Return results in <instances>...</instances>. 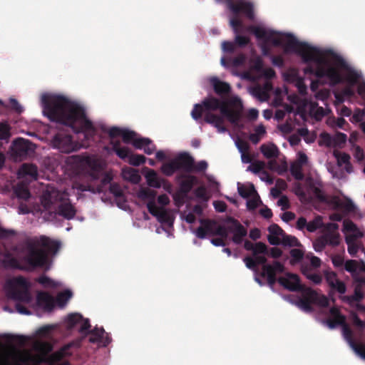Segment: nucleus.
<instances>
[{
  "mask_svg": "<svg viewBox=\"0 0 365 365\" xmlns=\"http://www.w3.org/2000/svg\"><path fill=\"white\" fill-rule=\"evenodd\" d=\"M41 101L43 113L51 121L70 127L76 133H83L87 138L95 135V127L81 104L59 95H43Z\"/></svg>",
  "mask_w": 365,
  "mask_h": 365,
  "instance_id": "1",
  "label": "nucleus"
},
{
  "mask_svg": "<svg viewBox=\"0 0 365 365\" xmlns=\"http://www.w3.org/2000/svg\"><path fill=\"white\" fill-rule=\"evenodd\" d=\"M60 247L58 241L46 236H41L39 240H26L17 256L9 259L7 264L11 268L24 272H30L38 268L47 272L52 264L49 255H56Z\"/></svg>",
  "mask_w": 365,
  "mask_h": 365,
  "instance_id": "2",
  "label": "nucleus"
},
{
  "mask_svg": "<svg viewBox=\"0 0 365 365\" xmlns=\"http://www.w3.org/2000/svg\"><path fill=\"white\" fill-rule=\"evenodd\" d=\"M286 37L288 40L285 45V51L296 53L301 56L303 63H307L304 68L305 74L313 75L318 78L326 77L331 86L343 82V77L339 71L328 63L320 49L306 42L299 41L292 34H286Z\"/></svg>",
  "mask_w": 365,
  "mask_h": 365,
  "instance_id": "3",
  "label": "nucleus"
},
{
  "mask_svg": "<svg viewBox=\"0 0 365 365\" xmlns=\"http://www.w3.org/2000/svg\"><path fill=\"white\" fill-rule=\"evenodd\" d=\"M205 113L204 121L213 125L219 133H225L227 129L224 125L225 118L231 124L238 125L242 116V105L231 108L225 101H221L214 96H208L203 99L201 103L194 105L191 111L192 118L198 120Z\"/></svg>",
  "mask_w": 365,
  "mask_h": 365,
  "instance_id": "4",
  "label": "nucleus"
},
{
  "mask_svg": "<svg viewBox=\"0 0 365 365\" xmlns=\"http://www.w3.org/2000/svg\"><path fill=\"white\" fill-rule=\"evenodd\" d=\"M267 255H252L257 266L262 265V270L259 276L267 279V282L270 287H273L277 282V274L284 273V265L274 260L272 263H267Z\"/></svg>",
  "mask_w": 365,
  "mask_h": 365,
  "instance_id": "5",
  "label": "nucleus"
},
{
  "mask_svg": "<svg viewBox=\"0 0 365 365\" xmlns=\"http://www.w3.org/2000/svg\"><path fill=\"white\" fill-rule=\"evenodd\" d=\"M9 297L16 301L29 303L31 295L29 292V283L22 276H19L9 280L6 283Z\"/></svg>",
  "mask_w": 365,
  "mask_h": 365,
  "instance_id": "6",
  "label": "nucleus"
},
{
  "mask_svg": "<svg viewBox=\"0 0 365 365\" xmlns=\"http://www.w3.org/2000/svg\"><path fill=\"white\" fill-rule=\"evenodd\" d=\"M302 297L296 302V305L301 309L311 312H312V304H317L322 307H327L329 306L328 298L323 294H319L316 291L312 288L305 287L301 291Z\"/></svg>",
  "mask_w": 365,
  "mask_h": 365,
  "instance_id": "7",
  "label": "nucleus"
},
{
  "mask_svg": "<svg viewBox=\"0 0 365 365\" xmlns=\"http://www.w3.org/2000/svg\"><path fill=\"white\" fill-rule=\"evenodd\" d=\"M110 145L112 147V150L118 157L122 160L128 158V162L131 165L139 166L146 160V158L144 155L133 154L128 148L121 147L120 142L118 140H110Z\"/></svg>",
  "mask_w": 365,
  "mask_h": 365,
  "instance_id": "8",
  "label": "nucleus"
},
{
  "mask_svg": "<svg viewBox=\"0 0 365 365\" xmlns=\"http://www.w3.org/2000/svg\"><path fill=\"white\" fill-rule=\"evenodd\" d=\"M64 200L63 193L53 186L48 185L43 191L41 202L46 210H54Z\"/></svg>",
  "mask_w": 365,
  "mask_h": 365,
  "instance_id": "9",
  "label": "nucleus"
},
{
  "mask_svg": "<svg viewBox=\"0 0 365 365\" xmlns=\"http://www.w3.org/2000/svg\"><path fill=\"white\" fill-rule=\"evenodd\" d=\"M52 143L54 148H58L61 153H70L78 149V145L70 134L64 133H56Z\"/></svg>",
  "mask_w": 365,
  "mask_h": 365,
  "instance_id": "10",
  "label": "nucleus"
},
{
  "mask_svg": "<svg viewBox=\"0 0 365 365\" xmlns=\"http://www.w3.org/2000/svg\"><path fill=\"white\" fill-rule=\"evenodd\" d=\"M249 31H251L258 39H263L265 43H272L275 46H279L282 45V34L275 32L274 31H266L264 29L250 26Z\"/></svg>",
  "mask_w": 365,
  "mask_h": 365,
  "instance_id": "11",
  "label": "nucleus"
},
{
  "mask_svg": "<svg viewBox=\"0 0 365 365\" xmlns=\"http://www.w3.org/2000/svg\"><path fill=\"white\" fill-rule=\"evenodd\" d=\"M71 346V344L64 345L59 350L44 358L42 361L47 363L48 365H70L66 358L72 354L70 351Z\"/></svg>",
  "mask_w": 365,
  "mask_h": 365,
  "instance_id": "12",
  "label": "nucleus"
},
{
  "mask_svg": "<svg viewBox=\"0 0 365 365\" xmlns=\"http://www.w3.org/2000/svg\"><path fill=\"white\" fill-rule=\"evenodd\" d=\"M224 222L228 225L229 232L233 233L232 241L237 245L241 244L243 238L247 235V229L237 220L231 216H227Z\"/></svg>",
  "mask_w": 365,
  "mask_h": 365,
  "instance_id": "13",
  "label": "nucleus"
},
{
  "mask_svg": "<svg viewBox=\"0 0 365 365\" xmlns=\"http://www.w3.org/2000/svg\"><path fill=\"white\" fill-rule=\"evenodd\" d=\"M34 144L30 140L24 138L15 140L12 145V151L16 158L20 160L26 159L34 151Z\"/></svg>",
  "mask_w": 365,
  "mask_h": 365,
  "instance_id": "14",
  "label": "nucleus"
},
{
  "mask_svg": "<svg viewBox=\"0 0 365 365\" xmlns=\"http://www.w3.org/2000/svg\"><path fill=\"white\" fill-rule=\"evenodd\" d=\"M226 5L235 16L242 14L249 19H253L254 18V8L252 4L250 2L244 0H231Z\"/></svg>",
  "mask_w": 365,
  "mask_h": 365,
  "instance_id": "15",
  "label": "nucleus"
},
{
  "mask_svg": "<svg viewBox=\"0 0 365 365\" xmlns=\"http://www.w3.org/2000/svg\"><path fill=\"white\" fill-rule=\"evenodd\" d=\"M277 282L284 289L291 292H301L306 287L301 283L297 274L289 272L286 273L284 277L277 278Z\"/></svg>",
  "mask_w": 365,
  "mask_h": 365,
  "instance_id": "16",
  "label": "nucleus"
},
{
  "mask_svg": "<svg viewBox=\"0 0 365 365\" xmlns=\"http://www.w3.org/2000/svg\"><path fill=\"white\" fill-rule=\"evenodd\" d=\"M89 341L98 343L100 346H107L112 341L109 333L105 331L103 328H94L90 332Z\"/></svg>",
  "mask_w": 365,
  "mask_h": 365,
  "instance_id": "17",
  "label": "nucleus"
},
{
  "mask_svg": "<svg viewBox=\"0 0 365 365\" xmlns=\"http://www.w3.org/2000/svg\"><path fill=\"white\" fill-rule=\"evenodd\" d=\"M173 159L179 170L187 173L193 172L194 158L188 153H180Z\"/></svg>",
  "mask_w": 365,
  "mask_h": 365,
  "instance_id": "18",
  "label": "nucleus"
},
{
  "mask_svg": "<svg viewBox=\"0 0 365 365\" xmlns=\"http://www.w3.org/2000/svg\"><path fill=\"white\" fill-rule=\"evenodd\" d=\"M333 57L336 66L348 71L346 81L351 84L356 83L360 78V75L356 71L349 68L347 63L341 56L333 53Z\"/></svg>",
  "mask_w": 365,
  "mask_h": 365,
  "instance_id": "19",
  "label": "nucleus"
},
{
  "mask_svg": "<svg viewBox=\"0 0 365 365\" xmlns=\"http://www.w3.org/2000/svg\"><path fill=\"white\" fill-rule=\"evenodd\" d=\"M200 226L195 230V235L200 239H205L207 235H214L217 222L210 219H200Z\"/></svg>",
  "mask_w": 365,
  "mask_h": 365,
  "instance_id": "20",
  "label": "nucleus"
},
{
  "mask_svg": "<svg viewBox=\"0 0 365 365\" xmlns=\"http://www.w3.org/2000/svg\"><path fill=\"white\" fill-rule=\"evenodd\" d=\"M182 178V180L179 183L178 193L185 197L197 182V178L192 175H182L178 177V178Z\"/></svg>",
  "mask_w": 365,
  "mask_h": 365,
  "instance_id": "21",
  "label": "nucleus"
},
{
  "mask_svg": "<svg viewBox=\"0 0 365 365\" xmlns=\"http://www.w3.org/2000/svg\"><path fill=\"white\" fill-rule=\"evenodd\" d=\"M148 212L154 217H156L158 220L162 223H169L170 216L167 211L162 208L158 207L155 201H149L147 204Z\"/></svg>",
  "mask_w": 365,
  "mask_h": 365,
  "instance_id": "22",
  "label": "nucleus"
},
{
  "mask_svg": "<svg viewBox=\"0 0 365 365\" xmlns=\"http://www.w3.org/2000/svg\"><path fill=\"white\" fill-rule=\"evenodd\" d=\"M54 210L58 215L62 216L66 220L73 219L76 214L75 207L71 202H66L64 200L57 205Z\"/></svg>",
  "mask_w": 365,
  "mask_h": 365,
  "instance_id": "23",
  "label": "nucleus"
},
{
  "mask_svg": "<svg viewBox=\"0 0 365 365\" xmlns=\"http://www.w3.org/2000/svg\"><path fill=\"white\" fill-rule=\"evenodd\" d=\"M36 304L46 311L51 312L54 307V298L48 292H40L36 296Z\"/></svg>",
  "mask_w": 365,
  "mask_h": 365,
  "instance_id": "24",
  "label": "nucleus"
},
{
  "mask_svg": "<svg viewBox=\"0 0 365 365\" xmlns=\"http://www.w3.org/2000/svg\"><path fill=\"white\" fill-rule=\"evenodd\" d=\"M18 175L19 178H28L31 180L38 179V168L33 163H24L21 165Z\"/></svg>",
  "mask_w": 365,
  "mask_h": 365,
  "instance_id": "25",
  "label": "nucleus"
},
{
  "mask_svg": "<svg viewBox=\"0 0 365 365\" xmlns=\"http://www.w3.org/2000/svg\"><path fill=\"white\" fill-rule=\"evenodd\" d=\"M210 83L215 93L221 97L225 96L231 92L230 85L227 82L220 81L217 77L212 78Z\"/></svg>",
  "mask_w": 365,
  "mask_h": 365,
  "instance_id": "26",
  "label": "nucleus"
},
{
  "mask_svg": "<svg viewBox=\"0 0 365 365\" xmlns=\"http://www.w3.org/2000/svg\"><path fill=\"white\" fill-rule=\"evenodd\" d=\"M269 235L267 237L268 242L272 245L281 244V238L285 233L284 231L277 224H272L268 227Z\"/></svg>",
  "mask_w": 365,
  "mask_h": 365,
  "instance_id": "27",
  "label": "nucleus"
},
{
  "mask_svg": "<svg viewBox=\"0 0 365 365\" xmlns=\"http://www.w3.org/2000/svg\"><path fill=\"white\" fill-rule=\"evenodd\" d=\"M362 236H363V234L359 233V235H350L346 237L345 240H346V243L348 245L347 250H348L349 254L351 256L354 257L356 255V253L358 252L359 247L356 245V243L355 242V240L357 238L361 237Z\"/></svg>",
  "mask_w": 365,
  "mask_h": 365,
  "instance_id": "28",
  "label": "nucleus"
},
{
  "mask_svg": "<svg viewBox=\"0 0 365 365\" xmlns=\"http://www.w3.org/2000/svg\"><path fill=\"white\" fill-rule=\"evenodd\" d=\"M145 178L148 185L150 187H153L155 188H160L162 186V183L165 181L164 179L160 178L156 172L153 170H150L146 174Z\"/></svg>",
  "mask_w": 365,
  "mask_h": 365,
  "instance_id": "29",
  "label": "nucleus"
},
{
  "mask_svg": "<svg viewBox=\"0 0 365 365\" xmlns=\"http://www.w3.org/2000/svg\"><path fill=\"white\" fill-rule=\"evenodd\" d=\"M260 151L266 158L271 159L277 158L279 154V150L277 147L272 144L270 145L263 144L260 147Z\"/></svg>",
  "mask_w": 365,
  "mask_h": 365,
  "instance_id": "30",
  "label": "nucleus"
},
{
  "mask_svg": "<svg viewBox=\"0 0 365 365\" xmlns=\"http://www.w3.org/2000/svg\"><path fill=\"white\" fill-rule=\"evenodd\" d=\"M72 292L69 289H66L63 292H59L54 300L58 307H63L66 304V303L72 297Z\"/></svg>",
  "mask_w": 365,
  "mask_h": 365,
  "instance_id": "31",
  "label": "nucleus"
},
{
  "mask_svg": "<svg viewBox=\"0 0 365 365\" xmlns=\"http://www.w3.org/2000/svg\"><path fill=\"white\" fill-rule=\"evenodd\" d=\"M364 297L362 289L359 286H355L354 294L344 296L343 299L349 303L359 302Z\"/></svg>",
  "mask_w": 365,
  "mask_h": 365,
  "instance_id": "32",
  "label": "nucleus"
},
{
  "mask_svg": "<svg viewBox=\"0 0 365 365\" xmlns=\"http://www.w3.org/2000/svg\"><path fill=\"white\" fill-rule=\"evenodd\" d=\"M178 170H179L173 158L161 166V171L166 176H171Z\"/></svg>",
  "mask_w": 365,
  "mask_h": 365,
  "instance_id": "33",
  "label": "nucleus"
},
{
  "mask_svg": "<svg viewBox=\"0 0 365 365\" xmlns=\"http://www.w3.org/2000/svg\"><path fill=\"white\" fill-rule=\"evenodd\" d=\"M237 191L239 195L243 198H248L250 196L257 195V191L253 184H250L249 187L238 183Z\"/></svg>",
  "mask_w": 365,
  "mask_h": 365,
  "instance_id": "34",
  "label": "nucleus"
},
{
  "mask_svg": "<svg viewBox=\"0 0 365 365\" xmlns=\"http://www.w3.org/2000/svg\"><path fill=\"white\" fill-rule=\"evenodd\" d=\"M109 190L119 200L118 205L120 207V201L123 200L125 202L123 192L120 186L117 183H112L109 186Z\"/></svg>",
  "mask_w": 365,
  "mask_h": 365,
  "instance_id": "35",
  "label": "nucleus"
},
{
  "mask_svg": "<svg viewBox=\"0 0 365 365\" xmlns=\"http://www.w3.org/2000/svg\"><path fill=\"white\" fill-rule=\"evenodd\" d=\"M14 192L17 197L24 200H27L31 197V193L27 187L22 184H18L14 190Z\"/></svg>",
  "mask_w": 365,
  "mask_h": 365,
  "instance_id": "36",
  "label": "nucleus"
},
{
  "mask_svg": "<svg viewBox=\"0 0 365 365\" xmlns=\"http://www.w3.org/2000/svg\"><path fill=\"white\" fill-rule=\"evenodd\" d=\"M323 236L327 241V245L336 247L340 243V235L339 232H326Z\"/></svg>",
  "mask_w": 365,
  "mask_h": 365,
  "instance_id": "37",
  "label": "nucleus"
},
{
  "mask_svg": "<svg viewBox=\"0 0 365 365\" xmlns=\"http://www.w3.org/2000/svg\"><path fill=\"white\" fill-rule=\"evenodd\" d=\"M284 246L289 247H299L301 245L298 239L294 236L288 235L286 233L284 234L281 238V244Z\"/></svg>",
  "mask_w": 365,
  "mask_h": 365,
  "instance_id": "38",
  "label": "nucleus"
},
{
  "mask_svg": "<svg viewBox=\"0 0 365 365\" xmlns=\"http://www.w3.org/2000/svg\"><path fill=\"white\" fill-rule=\"evenodd\" d=\"M309 111L316 118H321L326 115V112L322 107L318 106L317 102H311L309 105Z\"/></svg>",
  "mask_w": 365,
  "mask_h": 365,
  "instance_id": "39",
  "label": "nucleus"
},
{
  "mask_svg": "<svg viewBox=\"0 0 365 365\" xmlns=\"http://www.w3.org/2000/svg\"><path fill=\"white\" fill-rule=\"evenodd\" d=\"M342 327V334L344 339L349 343L350 346H351L354 342H356L353 338V332L349 325L344 321V324H341Z\"/></svg>",
  "mask_w": 365,
  "mask_h": 365,
  "instance_id": "40",
  "label": "nucleus"
},
{
  "mask_svg": "<svg viewBox=\"0 0 365 365\" xmlns=\"http://www.w3.org/2000/svg\"><path fill=\"white\" fill-rule=\"evenodd\" d=\"M290 172L294 178L297 180H302L304 178L302 166L300 163H292L290 166Z\"/></svg>",
  "mask_w": 365,
  "mask_h": 365,
  "instance_id": "41",
  "label": "nucleus"
},
{
  "mask_svg": "<svg viewBox=\"0 0 365 365\" xmlns=\"http://www.w3.org/2000/svg\"><path fill=\"white\" fill-rule=\"evenodd\" d=\"M123 173L124 178L133 183H138L140 180V175L135 169L130 168L128 170L124 171Z\"/></svg>",
  "mask_w": 365,
  "mask_h": 365,
  "instance_id": "42",
  "label": "nucleus"
},
{
  "mask_svg": "<svg viewBox=\"0 0 365 365\" xmlns=\"http://www.w3.org/2000/svg\"><path fill=\"white\" fill-rule=\"evenodd\" d=\"M289 253L291 256V264H295L299 262L304 257V252L299 249H292Z\"/></svg>",
  "mask_w": 365,
  "mask_h": 365,
  "instance_id": "43",
  "label": "nucleus"
},
{
  "mask_svg": "<svg viewBox=\"0 0 365 365\" xmlns=\"http://www.w3.org/2000/svg\"><path fill=\"white\" fill-rule=\"evenodd\" d=\"M138 196L143 200H150V201H154L156 196V192L149 188H143L140 190Z\"/></svg>",
  "mask_w": 365,
  "mask_h": 365,
  "instance_id": "44",
  "label": "nucleus"
},
{
  "mask_svg": "<svg viewBox=\"0 0 365 365\" xmlns=\"http://www.w3.org/2000/svg\"><path fill=\"white\" fill-rule=\"evenodd\" d=\"M334 155L336 158L338 164L341 165H350V155L346 153H341L339 151H334Z\"/></svg>",
  "mask_w": 365,
  "mask_h": 365,
  "instance_id": "45",
  "label": "nucleus"
},
{
  "mask_svg": "<svg viewBox=\"0 0 365 365\" xmlns=\"http://www.w3.org/2000/svg\"><path fill=\"white\" fill-rule=\"evenodd\" d=\"M344 231L353 232L351 235H359L361 233L355 223L350 220H345L343 222Z\"/></svg>",
  "mask_w": 365,
  "mask_h": 365,
  "instance_id": "46",
  "label": "nucleus"
},
{
  "mask_svg": "<svg viewBox=\"0 0 365 365\" xmlns=\"http://www.w3.org/2000/svg\"><path fill=\"white\" fill-rule=\"evenodd\" d=\"M357 268L358 262L356 260L349 259L344 263V269L351 274L352 277L358 274Z\"/></svg>",
  "mask_w": 365,
  "mask_h": 365,
  "instance_id": "47",
  "label": "nucleus"
},
{
  "mask_svg": "<svg viewBox=\"0 0 365 365\" xmlns=\"http://www.w3.org/2000/svg\"><path fill=\"white\" fill-rule=\"evenodd\" d=\"M302 273L307 279L313 282L315 284H319L322 282V278L319 274L313 273L306 269H302Z\"/></svg>",
  "mask_w": 365,
  "mask_h": 365,
  "instance_id": "48",
  "label": "nucleus"
},
{
  "mask_svg": "<svg viewBox=\"0 0 365 365\" xmlns=\"http://www.w3.org/2000/svg\"><path fill=\"white\" fill-rule=\"evenodd\" d=\"M250 68L252 71L260 73L263 70V61L259 56L250 60Z\"/></svg>",
  "mask_w": 365,
  "mask_h": 365,
  "instance_id": "49",
  "label": "nucleus"
},
{
  "mask_svg": "<svg viewBox=\"0 0 365 365\" xmlns=\"http://www.w3.org/2000/svg\"><path fill=\"white\" fill-rule=\"evenodd\" d=\"M319 144L327 147L333 146V137L328 133H322L319 136Z\"/></svg>",
  "mask_w": 365,
  "mask_h": 365,
  "instance_id": "50",
  "label": "nucleus"
},
{
  "mask_svg": "<svg viewBox=\"0 0 365 365\" xmlns=\"http://www.w3.org/2000/svg\"><path fill=\"white\" fill-rule=\"evenodd\" d=\"M136 136H137V133L135 132L132 131V130H123L122 135H121L123 141L127 144L128 143L133 144V140H135Z\"/></svg>",
  "mask_w": 365,
  "mask_h": 365,
  "instance_id": "51",
  "label": "nucleus"
},
{
  "mask_svg": "<svg viewBox=\"0 0 365 365\" xmlns=\"http://www.w3.org/2000/svg\"><path fill=\"white\" fill-rule=\"evenodd\" d=\"M268 252V247L262 242H258L255 244L252 255H266Z\"/></svg>",
  "mask_w": 365,
  "mask_h": 365,
  "instance_id": "52",
  "label": "nucleus"
},
{
  "mask_svg": "<svg viewBox=\"0 0 365 365\" xmlns=\"http://www.w3.org/2000/svg\"><path fill=\"white\" fill-rule=\"evenodd\" d=\"M327 245V241L323 235L317 237L314 242V248L317 252H322Z\"/></svg>",
  "mask_w": 365,
  "mask_h": 365,
  "instance_id": "53",
  "label": "nucleus"
},
{
  "mask_svg": "<svg viewBox=\"0 0 365 365\" xmlns=\"http://www.w3.org/2000/svg\"><path fill=\"white\" fill-rule=\"evenodd\" d=\"M347 136L346 134L338 132L333 138V146L341 147L346 142Z\"/></svg>",
  "mask_w": 365,
  "mask_h": 365,
  "instance_id": "54",
  "label": "nucleus"
},
{
  "mask_svg": "<svg viewBox=\"0 0 365 365\" xmlns=\"http://www.w3.org/2000/svg\"><path fill=\"white\" fill-rule=\"evenodd\" d=\"M321 225H322L321 217L318 216L312 221L307 222L306 229L307 230V231H309L310 232H314L318 228H319L321 227Z\"/></svg>",
  "mask_w": 365,
  "mask_h": 365,
  "instance_id": "55",
  "label": "nucleus"
},
{
  "mask_svg": "<svg viewBox=\"0 0 365 365\" xmlns=\"http://www.w3.org/2000/svg\"><path fill=\"white\" fill-rule=\"evenodd\" d=\"M10 126L7 123H0V140H8L11 136Z\"/></svg>",
  "mask_w": 365,
  "mask_h": 365,
  "instance_id": "56",
  "label": "nucleus"
},
{
  "mask_svg": "<svg viewBox=\"0 0 365 365\" xmlns=\"http://www.w3.org/2000/svg\"><path fill=\"white\" fill-rule=\"evenodd\" d=\"M81 321H82V315L79 314H71L68 316L67 322L70 327H73L80 324Z\"/></svg>",
  "mask_w": 365,
  "mask_h": 365,
  "instance_id": "57",
  "label": "nucleus"
},
{
  "mask_svg": "<svg viewBox=\"0 0 365 365\" xmlns=\"http://www.w3.org/2000/svg\"><path fill=\"white\" fill-rule=\"evenodd\" d=\"M329 313H330L331 316L332 317V318H336V319H339V322H337L338 323L344 324V321H346L345 316L341 314L339 308H337L336 307H331L329 309Z\"/></svg>",
  "mask_w": 365,
  "mask_h": 365,
  "instance_id": "58",
  "label": "nucleus"
},
{
  "mask_svg": "<svg viewBox=\"0 0 365 365\" xmlns=\"http://www.w3.org/2000/svg\"><path fill=\"white\" fill-rule=\"evenodd\" d=\"M250 42L248 37L237 34L235 38V43L236 47L243 48L247 46Z\"/></svg>",
  "mask_w": 365,
  "mask_h": 365,
  "instance_id": "59",
  "label": "nucleus"
},
{
  "mask_svg": "<svg viewBox=\"0 0 365 365\" xmlns=\"http://www.w3.org/2000/svg\"><path fill=\"white\" fill-rule=\"evenodd\" d=\"M36 281L45 287H53L56 286L55 282L45 275L39 277Z\"/></svg>",
  "mask_w": 365,
  "mask_h": 365,
  "instance_id": "60",
  "label": "nucleus"
},
{
  "mask_svg": "<svg viewBox=\"0 0 365 365\" xmlns=\"http://www.w3.org/2000/svg\"><path fill=\"white\" fill-rule=\"evenodd\" d=\"M245 265L250 269L253 270L256 274H259V269L255 263L253 257H246L244 258Z\"/></svg>",
  "mask_w": 365,
  "mask_h": 365,
  "instance_id": "61",
  "label": "nucleus"
},
{
  "mask_svg": "<svg viewBox=\"0 0 365 365\" xmlns=\"http://www.w3.org/2000/svg\"><path fill=\"white\" fill-rule=\"evenodd\" d=\"M228 226L225 227V226L218 225L217 224L213 235H218L222 238L226 239L228 236Z\"/></svg>",
  "mask_w": 365,
  "mask_h": 365,
  "instance_id": "62",
  "label": "nucleus"
},
{
  "mask_svg": "<svg viewBox=\"0 0 365 365\" xmlns=\"http://www.w3.org/2000/svg\"><path fill=\"white\" fill-rule=\"evenodd\" d=\"M149 143V138H135L132 144L136 149H143L146 144Z\"/></svg>",
  "mask_w": 365,
  "mask_h": 365,
  "instance_id": "63",
  "label": "nucleus"
},
{
  "mask_svg": "<svg viewBox=\"0 0 365 365\" xmlns=\"http://www.w3.org/2000/svg\"><path fill=\"white\" fill-rule=\"evenodd\" d=\"M350 346L358 355H359L361 357L365 359V346L364 344H357L356 342H354Z\"/></svg>",
  "mask_w": 365,
  "mask_h": 365,
  "instance_id": "64",
  "label": "nucleus"
}]
</instances>
